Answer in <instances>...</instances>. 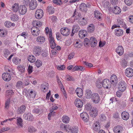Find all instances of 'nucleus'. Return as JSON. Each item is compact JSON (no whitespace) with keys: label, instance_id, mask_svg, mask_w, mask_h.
<instances>
[{"label":"nucleus","instance_id":"nucleus-55","mask_svg":"<svg viewBox=\"0 0 133 133\" xmlns=\"http://www.w3.org/2000/svg\"><path fill=\"white\" fill-rule=\"evenodd\" d=\"M71 130L72 133H78V128L77 127H75L72 128Z\"/></svg>","mask_w":133,"mask_h":133},{"label":"nucleus","instance_id":"nucleus-64","mask_svg":"<svg viewBox=\"0 0 133 133\" xmlns=\"http://www.w3.org/2000/svg\"><path fill=\"white\" fill-rule=\"evenodd\" d=\"M102 83L99 81H97L96 82V85L98 88H101L102 87L101 84Z\"/></svg>","mask_w":133,"mask_h":133},{"label":"nucleus","instance_id":"nucleus-34","mask_svg":"<svg viewBox=\"0 0 133 133\" xmlns=\"http://www.w3.org/2000/svg\"><path fill=\"white\" fill-rule=\"evenodd\" d=\"M62 119L63 122L65 123H69L70 120L69 117L66 115L63 116L62 117Z\"/></svg>","mask_w":133,"mask_h":133},{"label":"nucleus","instance_id":"nucleus-5","mask_svg":"<svg viewBox=\"0 0 133 133\" xmlns=\"http://www.w3.org/2000/svg\"><path fill=\"white\" fill-rule=\"evenodd\" d=\"M92 101L94 103H98L100 100V97L99 95L96 93H94L91 98Z\"/></svg>","mask_w":133,"mask_h":133},{"label":"nucleus","instance_id":"nucleus-27","mask_svg":"<svg viewBox=\"0 0 133 133\" xmlns=\"http://www.w3.org/2000/svg\"><path fill=\"white\" fill-rule=\"evenodd\" d=\"M85 96L87 98L89 99L91 98L93 95L91 91L89 89L86 90V91Z\"/></svg>","mask_w":133,"mask_h":133},{"label":"nucleus","instance_id":"nucleus-19","mask_svg":"<svg viewBox=\"0 0 133 133\" xmlns=\"http://www.w3.org/2000/svg\"><path fill=\"white\" fill-rule=\"evenodd\" d=\"M41 48L40 46H35L34 49V53L36 56H38L41 54Z\"/></svg>","mask_w":133,"mask_h":133},{"label":"nucleus","instance_id":"nucleus-42","mask_svg":"<svg viewBox=\"0 0 133 133\" xmlns=\"http://www.w3.org/2000/svg\"><path fill=\"white\" fill-rule=\"evenodd\" d=\"M94 15L95 17L97 19H101L102 14L99 11L96 10L94 12Z\"/></svg>","mask_w":133,"mask_h":133},{"label":"nucleus","instance_id":"nucleus-29","mask_svg":"<svg viewBox=\"0 0 133 133\" xmlns=\"http://www.w3.org/2000/svg\"><path fill=\"white\" fill-rule=\"evenodd\" d=\"M85 70V68L80 66H76L74 67L72 69L73 71H84Z\"/></svg>","mask_w":133,"mask_h":133},{"label":"nucleus","instance_id":"nucleus-11","mask_svg":"<svg viewBox=\"0 0 133 133\" xmlns=\"http://www.w3.org/2000/svg\"><path fill=\"white\" fill-rule=\"evenodd\" d=\"M125 73L127 77H131L133 76V70L131 68H128L125 70Z\"/></svg>","mask_w":133,"mask_h":133},{"label":"nucleus","instance_id":"nucleus-9","mask_svg":"<svg viewBox=\"0 0 133 133\" xmlns=\"http://www.w3.org/2000/svg\"><path fill=\"white\" fill-rule=\"evenodd\" d=\"M76 10H75L73 15L70 18L66 20V22L67 23H73L76 20H77V18L76 16H75L76 15Z\"/></svg>","mask_w":133,"mask_h":133},{"label":"nucleus","instance_id":"nucleus-49","mask_svg":"<svg viewBox=\"0 0 133 133\" xmlns=\"http://www.w3.org/2000/svg\"><path fill=\"white\" fill-rule=\"evenodd\" d=\"M100 120L102 121H105L106 119V117L105 115L103 114H100L99 116Z\"/></svg>","mask_w":133,"mask_h":133},{"label":"nucleus","instance_id":"nucleus-63","mask_svg":"<svg viewBox=\"0 0 133 133\" xmlns=\"http://www.w3.org/2000/svg\"><path fill=\"white\" fill-rule=\"evenodd\" d=\"M87 23L86 20L84 18H83L81 22V24L83 26L84 25L86 24Z\"/></svg>","mask_w":133,"mask_h":133},{"label":"nucleus","instance_id":"nucleus-54","mask_svg":"<svg viewBox=\"0 0 133 133\" xmlns=\"http://www.w3.org/2000/svg\"><path fill=\"white\" fill-rule=\"evenodd\" d=\"M18 70L22 73H23L25 71V67L23 66H19L18 67Z\"/></svg>","mask_w":133,"mask_h":133},{"label":"nucleus","instance_id":"nucleus-41","mask_svg":"<svg viewBox=\"0 0 133 133\" xmlns=\"http://www.w3.org/2000/svg\"><path fill=\"white\" fill-rule=\"evenodd\" d=\"M48 85L47 83L45 82L42 85L41 87L42 89H43V91L45 92L47 91L48 89Z\"/></svg>","mask_w":133,"mask_h":133},{"label":"nucleus","instance_id":"nucleus-20","mask_svg":"<svg viewBox=\"0 0 133 133\" xmlns=\"http://www.w3.org/2000/svg\"><path fill=\"white\" fill-rule=\"evenodd\" d=\"M80 116L82 119L85 122H87L89 120V117L88 114L83 112L80 114Z\"/></svg>","mask_w":133,"mask_h":133},{"label":"nucleus","instance_id":"nucleus-56","mask_svg":"<svg viewBox=\"0 0 133 133\" xmlns=\"http://www.w3.org/2000/svg\"><path fill=\"white\" fill-rule=\"evenodd\" d=\"M10 102V99H7L5 103V108L8 109L9 106V105Z\"/></svg>","mask_w":133,"mask_h":133},{"label":"nucleus","instance_id":"nucleus-23","mask_svg":"<svg viewBox=\"0 0 133 133\" xmlns=\"http://www.w3.org/2000/svg\"><path fill=\"white\" fill-rule=\"evenodd\" d=\"M123 34V30L120 28H117L115 30V34L117 36H120L122 35Z\"/></svg>","mask_w":133,"mask_h":133},{"label":"nucleus","instance_id":"nucleus-28","mask_svg":"<svg viewBox=\"0 0 133 133\" xmlns=\"http://www.w3.org/2000/svg\"><path fill=\"white\" fill-rule=\"evenodd\" d=\"M87 32L86 31L84 30H82L80 31L79 32V37L81 38L85 37L86 35H87Z\"/></svg>","mask_w":133,"mask_h":133},{"label":"nucleus","instance_id":"nucleus-25","mask_svg":"<svg viewBox=\"0 0 133 133\" xmlns=\"http://www.w3.org/2000/svg\"><path fill=\"white\" fill-rule=\"evenodd\" d=\"M78 96L81 97L83 95V91L82 89L78 88H77L75 90Z\"/></svg>","mask_w":133,"mask_h":133},{"label":"nucleus","instance_id":"nucleus-16","mask_svg":"<svg viewBox=\"0 0 133 133\" xmlns=\"http://www.w3.org/2000/svg\"><path fill=\"white\" fill-rule=\"evenodd\" d=\"M2 77L3 79L5 81H10L11 78L10 75L8 73H4L2 74Z\"/></svg>","mask_w":133,"mask_h":133},{"label":"nucleus","instance_id":"nucleus-24","mask_svg":"<svg viewBox=\"0 0 133 133\" xmlns=\"http://www.w3.org/2000/svg\"><path fill=\"white\" fill-rule=\"evenodd\" d=\"M122 118L124 120H127L129 118V115L127 112L123 111L121 114Z\"/></svg>","mask_w":133,"mask_h":133},{"label":"nucleus","instance_id":"nucleus-52","mask_svg":"<svg viewBox=\"0 0 133 133\" xmlns=\"http://www.w3.org/2000/svg\"><path fill=\"white\" fill-rule=\"evenodd\" d=\"M22 82L21 81H19L16 83V87L18 89H20L22 87Z\"/></svg>","mask_w":133,"mask_h":133},{"label":"nucleus","instance_id":"nucleus-53","mask_svg":"<svg viewBox=\"0 0 133 133\" xmlns=\"http://www.w3.org/2000/svg\"><path fill=\"white\" fill-rule=\"evenodd\" d=\"M109 3L108 1H106L104 3L103 6L104 7L108 9L109 10H110L111 8H109Z\"/></svg>","mask_w":133,"mask_h":133},{"label":"nucleus","instance_id":"nucleus-39","mask_svg":"<svg viewBox=\"0 0 133 133\" xmlns=\"http://www.w3.org/2000/svg\"><path fill=\"white\" fill-rule=\"evenodd\" d=\"M122 129L121 127L118 125L115 127L113 131L115 133H119Z\"/></svg>","mask_w":133,"mask_h":133},{"label":"nucleus","instance_id":"nucleus-51","mask_svg":"<svg viewBox=\"0 0 133 133\" xmlns=\"http://www.w3.org/2000/svg\"><path fill=\"white\" fill-rule=\"evenodd\" d=\"M17 123L18 125H19L21 127L22 126V119L21 118H17Z\"/></svg>","mask_w":133,"mask_h":133},{"label":"nucleus","instance_id":"nucleus-33","mask_svg":"<svg viewBox=\"0 0 133 133\" xmlns=\"http://www.w3.org/2000/svg\"><path fill=\"white\" fill-rule=\"evenodd\" d=\"M113 12L116 14H119L121 12V9L117 6H115L112 9Z\"/></svg>","mask_w":133,"mask_h":133},{"label":"nucleus","instance_id":"nucleus-36","mask_svg":"<svg viewBox=\"0 0 133 133\" xmlns=\"http://www.w3.org/2000/svg\"><path fill=\"white\" fill-rule=\"evenodd\" d=\"M45 41V38L44 37L40 36L37 37L36 41L39 44H42Z\"/></svg>","mask_w":133,"mask_h":133},{"label":"nucleus","instance_id":"nucleus-12","mask_svg":"<svg viewBox=\"0 0 133 133\" xmlns=\"http://www.w3.org/2000/svg\"><path fill=\"white\" fill-rule=\"evenodd\" d=\"M111 83L113 84L114 86H116L117 84V78L116 76L112 75L110 77Z\"/></svg>","mask_w":133,"mask_h":133},{"label":"nucleus","instance_id":"nucleus-50","mask_svg":"<svg viewBox=\"0 0 133 133\" xmlns=\"http://www.w3.org/2000/svg\"><path fill=\"white\" fill-rule=\"evenodd\" d=\"M92 107L90 103H88L87 104L85 107V108L86 110L87 111H90L92 108Z\"/></svg>","mask_w":133,"mask_h":133},{"label":"nucleus","instance_id":"nucleus-22","mask_svg":"<svg viewBox=\"0 0 133 133\" xmlns=\"http://www.w3.org/2000/svg\"><path fill=\"white\" fill-rule=\"evenodd\" d=\"M116 51L119 55H122L124 53L123 48L122 46L119 45L116 48Z\"/></svg>","mask_w":133,"mask_h":133},{"label":"nucleus","instance_id":"nucleus-46","mask_svg":"<svg viewBox=\"0 0 133 133\" xmlns=\"http://www.w3.org/2000/svg\"><path fill=\"white\" fill-rule=\"evenodd\" d=\"M121 65L123 67L125 68L127 66V62L125 59L122 60L121 62Z\"/></svg>","mask_w":133,"mask_h":133},{"label":"nucleus","instance_id":"nucleus-31","mask_svg":"<svg viewBox=\"0 0 133 133\" xmlns=\"http://www.w3.org/2000/svg\"><path fill=\"white\" fill-rule=\"evenodd\" d=\"M117 22L118 23V25H121V26L123 27V28H126V25L125 23H124L123 21V20L121 18H118L117 20Z\"/></svg>","mask_w":133,"mask_h":133},{"label":"nucleus","instance_id":"nucleus-59","mask_svg":"<svg viewBox=\"0 0 133 133\" xmlns=\"http://www.w3.org/2000/svg\"><path fill=\"white\" fill-rule=\"evenodd\" d=\"M66 80L67 81H74V79L72 76L69 75H66Z\"/></svg>","mask_w":133,"mask_h":133},{"label":"nucleus","instance_id":"nucleus-45","mask_svg":"<svg viewBox=\"0 0 133 133\" xmlns=\"http://www.w3.org/2000/svg\"><path fill=\"white\" fill-rule=\"evenodd\" d=\"M79 26L77 24L74 25L72 27V29L73 30L75 31V32H78L79 31Z\"/></svg>","mask_w":133,"mask_h":133},{"label":"nucleus","instance_id":"nucleus-13","mask_svg":"<svg viewBox=\"0 0 133 133\" xmlns=\"http://www.w3.org/2000/svg\"><path fill=\"white\" fill-rule=\"evenodd\" d=\"M98 112V111L96 108H93L90 111V116L91 117H95L97 115Z\"/></svg>","mask_w":133,"mask_h":133},{"label":"nucleus","instance_id":"nucleus-10","mask_svg":"<svg viewBox=\"0 0 133 133\" xmlns=\"http://www.w3.org/2000/svg\"><path fill=\"white\" fill-rule=\"evenodd\" d=\"M23 117L25 120L31 121L33 119V116L30 113H25L23 115Z\"/></svg>","mask_w":133,"mask_h":133},{"label":"nucleus","instance_id":"nucleus-40","mask_svg":"<svg viewBox=\"0 0 133 133\" xmlns=\"http://www.w3.org/2000/svg\"><path fill=\"white\" fill-rule=\"evenodd\" d=\"M47 11L49 14H52L54 13V10L53 7L51 6H48L47 8Z\"/></svg>","mask_w":133,"mask_h":133},{"label":"nucleus","instance_id":"nucleus-32","mask_svg":"<svg viewBox=\"0 0 133 133\" xmlns=\"http://www.w3.org/2000/svg\"><path fill=\"white\" fill-rule=\"evenodd\" d=\"M95 126L93 128L94 130L95 131H98L100 128L99 123V122L96 121L94 124Z\"/></svg>","mask_w":133,"mask_h":133},{"label":"nucleus","instance_id":"nucleus-4","mask_svg":"<svg viewBox=\"0 0 133 133\" xmlns=\"http://www.w3.org/2000/svg\"><path fill=\"white\" fill-rule=\"evenodd\" d=\"M118 88L119 91L122 92L124 91L126 87V84L123 81H121L119 83Z\"/></svg>","mask_w":133,"mask_h":133},{"label":"nucleus","instance_id":"nucleus-44","mask_svg":"<svg viewBox=\"0 0 133 133\" xmlns=\"http://www.w3.org/2000/svg\"><path fill=\"white\" fill-rule=\"evenodd\" d=\"M14 93V91L13 90H9L6 91L5 95L6 96L9 97L13 95Z\"/></svg>","mask_w":133,"mask_h":133},{"label":"nucleus","instance_id":"nucleus-3","mask_svg":"<svg viewBox=\"0 0 133 133\" xmlns=\"http://www.w3.org/2000/svg\"><path fill=\"white\" fill-rule=\"evenodd\" d=\"M102 87L107 89H109L111 87V84L109 80L107 79H105L103 80L102 83Z\"/></svg>","mask_w":133,"mask_h":133},{"label":"nucleus","instance_id":"nucleus-2","mask_svg":"<svg viewBox=\"0 0 133 133\" xmlns=\"http://www.w3.org/2000/svg\"><path fill=\"white\" fill-rule=\"evenodd\" d=\"M26 94H28V98H34L36 94V92L32 89H26L25 90Z\"/></svg>","mask_w":133,"mask_h":133},{"label":"nucleus","instance_id":"nucleus-30","mask_svg":"<svg viewBox=\"0 0 133 133\" xmlns=\"http://www.w3.org/2000/svg\"><path fill=\"white\" fill-rule=\"evenodd\" d=\"M79 8L81 11L85 12L87 10V6L85 3H82L80 5Z\"/></svg>","mask_w":133,"mask_h":133},{"label":"nucleus","instance_id":"nucleus-43","mask_svg":"<svg viewBox=\"0 0 133 133\" xmlns=\"http://www.w3.org/2000/svg\"><path fill=\"white\" fill-rule=\"evenodd\" d=\"M28 61L31 63H33L35 62L36 61L35 57L33 55H31L28 57Z\"/></svg>","mask_w":133,"mask_h":133},{"label":"nucleus","instance_id":"nucleus-26","mask_svg":"<svg viewBox=\"0 0 133 133\" xmlns=\"http://www.w3.org/2000/svg\"><path fill=\"white\" fill-rule=\"evenodd\" d=\"M26 109V107L24 105L21 106L18 109L17 112L18 114H22L23 113Z\"/></svg>","mask_w":133,"mask_h":133},{"label":"nucleus","instance_id":"nucleus-6","mask_svg":"<svg viewBox=\"0 0 133 133\" xmlns=\"http://www.w3.org/2000/svg\"><path fill=\"white\" fill-rule=\"evenodd\" d=\"M31 32L32 35L36 37L40 33V30L37 27L33 26L31 28Z\"/></svg>","mask_w":133,"mask_h":133},{"label":"nucleus","instance_id":"nucleus-14","mask_svg":"<svg viewBox=\"0 0 133 133\" xmlns=\"http://www.w3.org/2000/svg\"><path fill=\"white\" fill-rule=\"evenodd\" d=\"M37 6V3L36 0H31L29 5L30 9L33 10L36 9Z\"/></svg>","mask_w":133,"mask_h":133},{"label":"nucleus","instance_id":"nucleus-60","mask_svg":"<svg viewBox=\"0 0 133 133\" xmlns=\"http://www.w3.org/2000/svg\"><path fill=\"white\" fill-rule=\"evenodd\" d=\"M124 2L128 6H130L132 3V0H125Z\"/></svg>","mask_w":133,"mask_h":133},{"label":"nucleus","instance_id":"nucleus-38","mask_svg":"<svg viewBox=\"0 0 133 133\" xmlns=\"http://www.w3.org/2000/svg\"><path fill=\"white\" fill-rule=\"evenodd\" d=\"M95 29V26L92 24H90L88 28V32L91 33L93 32Z\"/></svg>","mask_w":133,"mask_h":133},{"label":"nucleus","instance_id":"nucleus-7","mask_svg":"<svg viewBox=\"0 0 133 133\" xmlns=\"http://www.w3.org/2000/svg\"><path fill=\"white\" fill-rule=\"evenodd\" d=\"M18 11L21 15L25 14L27 11V8L25 5H20L19 6Z\"/></svg>","mask_w":133,"mask_h":133},{"label":"nucleus","instance_id":"nucleus-57","mask_svg":"<svg viewBox=\"0 0 133 133\" xmlns=\"http://www.w3.org/2000/svg\"><path fill=\"white\" fill-rule=\"evenodd\" d=\"M42 64V62L39 60H37L36 62V65L38 68L40 67Z\"/></svg>","mask_w":133,"mask_h":133},{"label":"nucleus","instance_id":"nucleus-8","mask_svg":"<svg viewBox=\"0 0 133 133\" xmlns=\"http://www.w3.org/2000/svg\"><path fill=\"white\" fill-rule=\"evenodd\" d=\"M43 15V11L41 9H38L36 11L35 13V17L38 19H40L42 18Z\"/></svg>","mask_w":133,"mask_h":133},{"label":"nucleus","instance_id":"nucleus-61","mask_svg":"<svg viewBox=\"0 0 133 133\" xmlns=\"http://www.w3.org/2000/svg\"><path fill=\"white\" fill-rule=\"evenodd\" d=\"M40 109H35L32 110V112L33 113L36 114L40 113Z\"/></svg>","mask_w":133,"mask_h":133},{"label":"nucleus","instance_id":"nucleus-18","mask_svg":"<svg viewBox=\"0 0 133 133\" xmlns=\"http://www.w3.org/2000/svg\"><path fill=\"white\" fill-rule=\"evenodd\" d=\"M74 103L76 106L78 108H81L83 105V103L82 101L79 99L77 98L76 99Z\"/></svg>","mask_w":133,"mask_h":133},{"label":"nucleus","instance_id":"nucleus-37","mask_svg":"<svg viewBox=\"0 0 133 133\" xmlns=\"http://www.w3.org/2000/svg\"><path fill=\"white\" fill-rule=\"evenodd\" d=\"M19 4L18 3H15L12 6V10L15 12H17L19 10Z\"/></svg>","mask_w":133,"mask_h":133},{"label":"nucleus","instance_id":"nucleus-21","mask_svg":"<svg viewBox=\"0 0 133 133\" xmlns=\"http://www.w3.org/2000/svg\"><path fill=\"white\" fill-rule=\"evenodd\" d=\"M59 87L61 89V91L63 94L65 98H67L66 96V91L64 89V87L63 85L61 82L60 81H59Z\"/></svg>","mask_w":133,"mask_h":133},{"label":"nucleus","instance_id":"nucleus-1","mask_svg":"<svg viewBox=\"0 0 133 133\" xmlns=\"http://www.w3.org/2000/svg\"><path fill=\"white\" fill-rule=\"evenodd\" d=\"M49 42L51 48L52 49H53L51 50L52 55H56L58 53L57 50H58V46H57L56 47V48L57 50L56 49H54L56 46V44L55 42V41H50Z\"/></svg>","mask_w":133,"mask_h":133},{"label":"nucleus","instance_id":"nucleus-15","mask_svg":"<svg viewBox=\"0 0 133 133\" xmlns=\"http://www.w3.org/2000/svg\"><path fill=\"white\" fill-rule=\"evenodd\" d=\"M61 32L63 35L67 36L70 34V31L69 29L67 28H62L61 29Z\"/></svg>","mask_w":133,"mask_h":133},{"label":"nucleus","instance_id":"nucleus-48","mask_svg":"<svg viewBox=\"0 0 133 133\" xmlns=\"http://www.w3.org/2000/svg\"><path fill=\"white\" fill-rule=\"evenodd\" d=\"M60 126L61 130H65L66 131H68V128L67 126L65 124L62 123L60 124Z\"/></svg>","mask_w":133,"mask_h":133},{"label":"nucleus","instance_id":"nucleus-58","mask_svg":"<svg viewBox=\"0 0 133 133\" xmlns=\"http://www.w3.org/2000/svg\"><path fill=\"white\" fill-rule=\"evenodd\" d=\"M11 18L12 20L14 21H16L18 19V17L16 15L13 14L12 15L11 17Z\"/></svg>","mask_w":133,"mask_h":133},{"label":"nucleus","instance_id":"nucleus-17","mask_svg":"<svg viewBox=\"0 0 133 133\" xmlns=\"http://www.w3.org/2000/svg\"><path fill=\"white\" fill-rule=\"evenodd\" d=\"M89 42L92 47H94L96 45L97 41L96 39L94 37H91L89 40Z\"/></svg>","mask_w":133,"mask_h":133},{"label":"nucleus","instance_id":"nucleus-62","mask_svg":"<svg viewBox=\"0 0 133 133\" xmlns=\"http://www.w3.org/2000/svg\"><path fill=\"white\" fill-rule=\"evenodd\" d=\"M28 130L30 132H32L36 131V130L33 127H30L28 128Z\"/></svg>","mask_w":133,"mask_h":133},{"label":"nucleus","instance_id":"nucleus-35","mask_svg":"<svg viewBox=\"0 0 133 133\" xmlns=\"http://www.w3.org/2000/svg\"><path fill=\"white\" fill-rule=\"evenodd\" d=\"M42 23L40 21H34L32 22V25L34 26H37L40 27L41 26Z\"/></svg>","mask_w":133,"mask_h":133},{"label":"nucleus","instance_id":"nucleus-47","mask_svg":"<svg viewBox=\"0 0 133 133\" xmlns=\"http://www.w3.org/2000/svg\"><path fill=\"white\" fill-rule=\"evenodd\" d=\"M12 61L15 64H17L20 63L21 59H19L16 57H15L13 58Z\"/></svg>","mask_w":133,"mask_h":133}]
</instances>
